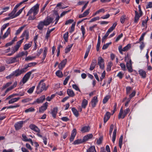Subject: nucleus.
Segmentation results:
<instances>
[{"label":"nucleus","mask_w":152,"mask_h":152,"mask_svg":"<svg viewBox=\"0 0 152 152\" xmlns=\"http://www.w3.org/2000/svg\"><path fill=\"white\" fill-rule=\"evenodd\" d=\"M39 6V4H37L30 9L26 15V16H29L28 20H33L36 18L35 16L38 13Z\"/></svg>","instance_id":"nucleus-1"},{"label":"nucleus","mask_w":152,"mask_h":152,"mask_svg":"<svg viewBox=\"0 0 152 152\" xmlns=\"http://www.w3.org/2000/svg\"><path fill=\"white\" fill-rule=\"evenodd\" d=\"M43 82V80H41L37 87L36 92L38 94H40L44 90H46L47 88L46 87L45 84Z\"/></svg>","instance_id":"nucleus-2"},{"label":"nucleus","mask_w":152,"mask_h":152,"mask_svg":"<svg viewBox=\"0 0 152 152\" xmlns=\"http://www.w3.org/2000/svg\"><path fill=\"white\" fill-rule=\"evenodd\" d=\"M29 32L27 30H25L20 37V38H22V39L17 42L16 45L20 47L24 39L23 37H25L26 40H27L29 39Z\"/></svg>","instance_id":"nucleus-3"},{"label":"nucleus","mask_w":152,"mask_h":152,"mask_svg":"<svg viewBox=\"0 0 152 152\" xmlns=\"http://www.w3.org/2000/svg\"><path fill=\"white\" fill-rule=\"evenodd\" d=\"M130 109L128 108L124 110L123 111L122 107L120 110L118 115V119L124 118L127 114L130 112Z\"/></svg>","instance_id":"nucleus-4"},{"label":"nucleus","mask_w":152,"mask_h":152,"mask_svg":"<svg viewBox=\"0 0 152 152\" xmlns=\"http://www.w3.org/2000/svg\"><path fill=\"white\" fill-rule=\"evenodd\" d=\"M35 69H33L27 73L23 77L22 79V82L23 84L25 83L29 79L31 74L35 71Z\"/></svg>","instance_id":"nucleus-5"},{"label":"nucleus","mask_w":152,"mask_h":152,"mask_svg":"<svg viewBox=\"0 0 152 152\" xmlns=\"http://www.w3.org/2000/svg\"><path fill=\"white\" fill-rule=\"evenodd\" d=\"M98 64L99 66V68L103 70L104 68V60L102 57H99L98 59Z\"/></svg>","instance_id":"nucleus-6"},{"label":"nucleus","mask_w":152,"mask_h":152,"mask_svg":"<svg viewBox=\"0 0 152 152\" xmlns=\"http://www.w3.org/2000/svg\"><path fill=\"white\" fill-rule=\"evenodd\" d=\"M25 71L24 69L23 68H22L21 69H16L15 71L12 72L14 76L18 77L20 75L22 74L25 72Z\"/></svg>","instance_id":"nucleus-7"},{"label":"nucleus","mask_w":152,"mask_h":152,"mask_svg":"<svg viewBox=\"0 0 152 152\" xmlns=\"http://www.w3.org/2000/svg\"><path fill=\"white\" fill-rule=\"evenodd\" d=\"M45 99V95H43L40 96L39 98L37 99L36 100L34 101L32 103H31L32 104H34L36 103H42Z\"/></svg>","instance_id":"nucleus-8"},{"label":"nucleus","mask_w":152,"mask_h":152,"mask_svg":"<svg viewBox=\"0 0 152 152\" xmlns=\"http://www.w3.org/2000/svg\"><path fill=\"white\" fill-rule=\"evenodd\" d=\"M131 45L129 44L127 45L123 49L122 48V46L120 45L118 47V50L120 53L121 54H123L122 51H127L128 50L131 48Z\"/></svg>","instance_id":"nucleus-9"},{"label":"nucleus","mask_w":152,"mask_h":152,"mask_svg":"<svg viewBox=\"0 0 152 152\" xmlns=\"http://www.w3.org/2000/svg\"><path fill=\"white\" fill-rule=\"evenodd\" d=\"M19 55H17L14 57H11L8 59L7 61L8 64H12L17 62V58L20 57Z\"/></svg>","instance_id":"nucleus-10"},{"label":"nucleus","mask_w":152,"mask_h":152,"mask_svg":"<svg viewBox=\"0 0 152 152\" xmlns=\"http://www.w3.org/2000/svg\"><path fill=\"white\" fill-rule=\"evenodd\" d=\"M132 61L130 58L129 59V62H127L126 63V66L128 69L129 72H133V69L132 68Z\"/></svg>","instance_id":"nucleus-11"},{"label":"nucleus","mask_w":152,"mask_h":152,"mask_svg":"<svg viewBox=\"0 0 152 152\" xmlns=\"http://www.w3.org/2000/svg\"><path fill=\"white\" fill-rule=\"evenodd\" d=\"M77 134V130L75 129H74L72 131L71 136L69 139L71 142H72L75 139V138Z\"/></svg>","instance_id":"nucleus-12"},{"label":"nucleus","mask_w":152,"mask_h":152,"mask_svg":"<svg viewBox=\"0 0 152 152\" xmlns=\"http://www.w3.org/2000/svg\"><path fill=\"white\" fill-rule=\"evenodd\" d=\"M53 18L50 17H48L46 18V20H44L45 23V26L49 25L50 23H53Z\"/></svg>","instance_id":"nucleus-13"},{"label":"nucleus","mask_w":152,"mask_h":152,"mask_svg":"<svg viewBox=\"0 0 152 152\" xmlns=\"http://www.w3.org/2000/svg\"><path fill=\"white\" fill-rule=\"evenodd\" d=\"M23 124V121H20L15 124V127L16 130H18L22 127Z\"/></svg>","instance_id":"nucleus-14"},{"label":"nucleus","mask_w":152,"mask_h":152,"mask_svg":"<svg viewBox=\"0 0 152 152\" xmlns=\"http://www.w3.org/2000/svg\"><path fill=\"white\" fill-rule=\"evenodd\" d=\"M67 62V59H65L62 60L58 66V68L60 69H62L64 67Z\"/></svg>","instance_id":"nucleus-15"},{"label":"nucleus","mask_w":152,"mask_h":152,"mask_svg":"<svg viewBox=\"0 0 152 152\" xmlns=\"http://www.w3.org/2000/svg\"><path fill=\"white\" fill-rule=\"evenodd\" d=\"M48 103L46 102L44 103L39 109V111L40 112H43L46 110L47 108Z\"/></svg>","instance_id":"nucleus-16"},{"label":"nucleus","mask_w":152,"mask_h":152,"mask_svg":"<svg viewBox=\"0 0 152 152\" xmlns=\"http://www.w3.org/2000/svg\"><path fill=\"white\" fill-rule=\"evenodd\" d=\"M37 64V63L36 62H31L28 63L27 65H26L25 67L23 68L26 72L27 70V69L28 68L34 66Z\"/></svg>","instance_id":"nucleus-17"},{"label":"nucleus","mask_w":152,"mask_h":152,"mask_svg":"<svg viewBox=\"0 0 152 152\" xmlns=\"http://www.w3.org/2000/svg\"><path fill=\"white\" fill-rule=\"evenodd\" d=\"M17 85V82L15 81L14 83L10 87L8 88L5 91V92L4 94L3 95V96H4L6 95V94L7 93L8 91H10L13 89Z\"/></svg>","instance_id":"nucleus-18"},{"label":"nucleus","mask_w":152,"mask_h":152,"mask_svg":"<svg viewBox=\"0 0 152 152\" xmlns=\"http://www.w3.org/2000/svg\"><path fill=\"white\" fill-rule=\"evenodd\" d=\"M91 102L92 107L93 108L94 107L98 102L97 97L96 96H94L92 99Z\"/></svg>","instance_id":"nucleus-19"},{"label":"nucleus","mask_w":152,"mask_h":152,"mask_svg":"<svg viewBox=\"0 0 152 152\" xmlns=\"http://www.w3.org/2000/svg\"><path fill=\"white\" fill-rule=\"evenodd\" d=\"M110 116V113L109 112H107L105 115L104 118V122L105 123L109 119Z\"/></svg>","instance_id":"nucleus-20"},{"label":"nucleus","mask_w":152,"mask_h":152,"mask_svg":"<svg viewBox=\"0 0 152 152\" xmlns=\"http://www.w3.org/2000/svg\"><path fill=\"white\" fill-rule=\"evenodd\" d=\"M44 26H45V23L44 21H40L39 23L37 28L40 30H42Z\"/></svg>","instance_id":"nucleus-21"},{"label":"nucleus","mask_w":152,"mask_h":152,"mask_svg":"<svg viewBox=\"0 0 152 152\" xmlns=\"http://www.w3.org/2000/svg\"><path fill=\"white\" fill-rule=\"evenodd\" d=\"M139 74L141 77L143 78H145L146 77V72L143 69H140L139 70Z\"/></svg>","instance_id":"nucleus-22"},{"label":"nucleus","mask_w":152,"mask_h":152,"mask_svg":"<svg viewBox=\"0 0 152 152\" xmlns=\"http://www.w3.org/2000/svg\"><path fill=\"white\" fill-rule=\"evenodd\" d=\"M90 128L89 126H86L82 127L80 131L82 133H84L88 132Z\"/></svg>","instance_id":"nucleus-23"},{"label":"nucleus","mask_w":152,"mask_h":152,"mask_svg":"<svg viewBox=\"0 0 152 152\" xmlns=\"http://www.w3.org/2000/svg\"><path fill=\"white\" fill-rule=\"evenodd\" d=\"M96 63V60H93L92 61L90 65L89 70L90 71L93 70L95 68Z\"/></svg>","instance_id":"nucleus-24"},{"label":"nucleus","mask_w":152,"mask_h":152,"mask_svg":"<svg viewBox=\"0 0 152 152\" xmlns=\"http://www.w3.org/2000/svg\"><path fill=\"white\" fill-rule=\"evenodd\" d=\"M93 137V135L92 134H89L84 136L83 138V140L84 142L87 141L89 139Z\"/></svg>","instance_id":"nucleus-25"},{"label":"nucleus","mask_w":152,"mask_h":152,"mask_svg":"<svg viewBox=\"0 0 152 152\" xmlns=\"http://www.w3.org/2000/svg\"><path fill=\"white\" fill-rule=\"evenodd\" d=\"M11 32V28L10 27H9L7 29L6 32L4 33V35L2 37V38L3 39H4L7 37L8 35L10 34Z\"/></svg>","instance_id":"nucleus-26"},{"label":"nucleus","mask_w":152,"mask_h":152,"mask_svg":"<svg viewBox=\"0 0 152 152\" xmlns=\"http://www.w3.org/2000/svg\"><path fill=\"white\" fill-rule=\"evenodd\" d=\"M58 108L57 107H55L53 108V109L51 111V114L53 117L54 118H56V115L57 114L58 111Z\"/></svg>","instance_id":"nucleus-27"},{"label":"nucleus","mask_w":152,"mask_h":152,"mask_svg":"<svg viewBox=\"0 0 152 152\" xmlns=\"http://www.w3.org/2000/svg\"><path fill=\"white\" fill-rule=\"evenodd\" d=\"M20 99V98L19 97L15 98H12L10 99V100H9L8 103L9 104H11L15 102H16L18 101Z\"/></svg>","instance_id":"nucleus-28"},{"label":"nucleus","mask_w":152,"mask_h":152,"mask_svg":"<svg viewBox=\"0 0 152 152\" xmlns=\"http://www.w3.org/2000/svg\"><path fill=\"white\" fill-rule=\"evenodd\" d=\"M33 130L37 133V135L38 136L40 137H42V135L39 134L40 130L37 126H36Z\"/></svg>","instance_id":"nucleus-29"},{"label":"nucleus","mask_w":152,"mask_h":152,"mask_svg":"<svg viewBox=\"0 0 152 152\" xmlns=\"http://www.w3.org/2000/svg\"><path fill=\"white\" fill-rule=\"evenodd\" d=\"M67 92V94L70 97H73L75 96V94L72 90L68 89Z\"/></svg>","instance_id":"nucleus-30"},{"label":"nucleus","mask_w":152,"mask_h":152,"mask_svg":"<svg viewBox=\"0 0 152 152\" xmlns=\"http://www.w3.org/2000/svg\"><path fill=\"white\" fill-rule=\"evenodd\" d=\"M26 25H24L23 26L20 27L16 31L15 34L16 35H17L19 34L23 30L24 28L26 27Z\"/></svg>","instance_id":"nucleus-31"},{"label":"nucleus","mask_w":152,"mask_h":152,"mask_svg":"<svg viewBox=\"0 0 152 152\" xmlns=\"http://www.w3.org/2000/svg\"><path fill=\"white\" fill-rule=\"evenodd\" d=\"M86 152H96L94 145L91 146L86 151Z\"/></svg>","instance_id":"nucleus-32"},{"label":"nucleus","mask_w":152,"mask_h":152,"mask_svg":"<svg viewBox=\"0 0 152 152\" xmlns=\"http://www.w3.org/2000/svg\"><path fill=\"white\" fill-rule=\"evenodd\" d=\"M84 142L83 139H77L75 140L72 144L74 145H78Z\"/></svg>","instance_id":"nucleus-33"},{"label":"nucleus","mask_w":152,"mask_h":152,"mask_svg":"<svg viewBox=\"0 0 152 152\" xmlns=\"http://www.w3.org/2000/svg\"><path fill=\"white\" fill-rule=\"evenodd\" d=\"M117 132V129L115 128L114 129L113 132L112 141L113 143L115 142L116 139V135Z\"/></svg>","instance_id":"nucleus-34"},{"label":"nucleus","mask_w":152,"mask_h":152,"mask_svg":"<svg viewBox=\"0 0 152 152\" xmlns=\"http://www.w3.org/2000/svg\"><path fill=\"white\" fill-rule=\"evenodd\" d=\"M88 101L85 99H83L82 103V107L84 109L85 108L88 104Z\"/></svg>","instance_id":"nucleus-35"},{"label":"nucleus","mask_w":152,"mask_h":152,"mask_svg":"<svg viewBox=\"0 0 152 152\" xmlns=\"http://www.w3.org/2000/svg\"><path fill=\"white\" fill-rule=\"evenodd\" d=\"M72 110L74 115L77 117H78L79 115V113L76 109L75 107H72Z\"/></svg>","instance_id":"nucleus-36"},{"label":"nucleus","mask_w":152,"mask_h":152,"mask_svg":"<svg viewBox=\"0 0 152 152\" xmlns=\"http://www.w3.org/2000/svg\"><path fill=\"white\" fill-rule=\"evenodd\" d=\"M32 43V42H31L30 43L25 44L24 46V50H27L31 46Z\"/></svg>","instance_id":"nucleus-37"},{"label":"nucleus","mask_w":152,"mask_h":152,"mask_svg":"<svg viewBox=\"0 0 152 152\" xmlns=\"http://www.w3.org/2000/svg\"><path fill=\"white\" fill-rule=\"evenodd\" d=\"M56 75L59 78H61L63 76L62 72L60 70H58L56 72Z\"/></svg>","instance_id":"nucleus-38"},{"label":"nucleus","mask_w":152,"mask_h":152,"mask_svg":"<svg viewBox=\"0 0 152 152\" xmlns=\"http://www.w3.org/2000/svg\"><path fill=\"white\" fill-rule=\"evenodd\" d=\"M123 139V136L121 135L120 136L119 141V146L120 148H122Z\"/></svg>","instance_id":"nucleus-39"},{"label":"nucleus","mask_w":152,"mask_h":152,"mask_svg":"<svg viewBox=\"0 0 152 152\" xmlns=\"http://www.w3.org/2000/svg\"><path fill=\"white\" fill-rule=\"evenodd\" d=\"M132 88L130 86H128L126 87V94L128 95L130 94Z\"/></svg>","instance_id":"nucleus-40"},{"label":"nucleus","mask_w":152,"mask_h":152,"mask_svg":"<svg viewBox=\"0 0 152 152\" xmlns=\"http://www.w3.org/2000/svg\"><path fill=\"white\" fill-rule=\"evenodd\" d=\"M112 65V63L111 62H109L108 65L107 66L106 70L107 72L110 71L111 69V67Z\"/></svg>","instance_id":"nucleus-41"},{"label":"nucleus","mask_w":152,"mask_h":152,"mask_svg":"<svg viewBox=\"0 0 152 152\" xmlns=\"http://www.w3.org/2000/svg\"><path fill=\"white\" fill-rule=\"evenodd\" d=\"M68 34V32H67L64 34L63 35V38L64 39L65 41L66 42L68 41V39L69 37Z\"/></svg>","instance_id":"nucleus-42"},{"label":"nucleus","mask_w":152,"mask_h":152,"mask_svg":"<svg viewBox=\"0 0 152 152\" xmlns=\"http://www.w3.org/2000/svg\"><path fill=\"white\" fill-rule=\"evenodd\" d=\"M12 82H10L7 83L5 85L3 86L2 89V90H4L6 88L9 87L10 85L12 84Z\"/></svg>","instance_id":"nucleus-43"},{"label":"nucleus","mask_w":152,"mask_h":152,"mask_svg":"<svg viewBox=\"0 0 152 152\" xmlns=\"http://www.w3.org/2000/svg\"><path fill=\"white\" fill-rule=\"evenodd\" d=\"M117 25V23L116 22L112 26L110 27L108 30H109V31L111 32L115 28Z\"/></svg>","instance_id":"nucleus-44"},{"label":"nucleus","mask_w":152,"mask_h":152,"mask_svg":"<svg viewBox=\"0 0 152 152\" xmlns=\"http://www.w3.org/2000/svg\"><path fill=\"white\" fill-rule=\"evenodd\" d=\"M20 105L18 104H15V105H10L9 106H7V109H10V108H16L18 107H19L20 106Z\"/></svg>","instance_id":"nucleus-45"},{"label":"nucleus","mask_w":152,"mask_h":152,"mask_svg":"<svg viewBox=\"0 0 152 152\" xmlns=\"http://www.w3.org/2000/svg\"><path fill=\"white\" fill-rule=\"evenodd\" d=\"M126 16L124 15L122 16L120 18V21L122 23H123L125 22L126 20Z\"/></svg>","instance_id":"nucleus-46"},{"label":"nucleus","mask_w":152,"mask_h":152,"mask_svg":"<svg viewBox=\"0 0 152 152\" xmlns=\"http://www.w3.org/2000/svg\"><path fill=\"white\" fill-rule=\"evenodd\" d=\"M35 109L34 108L32 107H30L29 108L26 110L25 111V112L26 113H28L29 112H34L35 111Z\"/></svg>","instance_id":"nucleus-47"},{"label":"nucleus","mask_w":152,"mask_h":152,"mask_svg":"<svg viewBox=\"0 0 152 152\" xmlns=\"http://www.w3.org/2000/svg\"><path fill=\"white\" fill-rule=\"evenodd\" d=\"M43 52V57H46L48 53V48L47 47H45Z\"/></svg>","instance_id":"nucleus-48"},{"label":"nucleus","mask_w":152,"mask_h":152,"mask_svg":"<svg viewBox=\"0 0 152 152\" xmlns=\"http://www.w3.org/2000/svg\"><path fill=\"white\" fill-rule=\"evenodd\" d=\"M19 96L18 93L13 94H11V95L7 97L6 98V100H7L9 99L12 98H13L15 96Z\"/></svg>","instance_id":"nucleus-49"},{"label":"nucleus","mask_w":152,"mask_h":152,"mask_svg":"<svg viewBox=\"0 0 152 152\" xmlns=\"http://www.w3.org/2000/svg\"><path fill=\"white\" fill-rule=\"evenodd\" d=\"M80 30L82 31V37H84V38L85 37H84V36L85 34V29L84 28V27L83 26H81Z\"/></svg>","instance_id":"nucleus-50"},{"label":"nucleus","mask_w":152,"mask_h":152,"mask_svg":"<svg viewBox=\"0 0 152 152\" xmlns=\"http://www.w3.org/2000/svg\"><path fill=\"white\" fill-rule=\"evenodd\" d=\"M112 44V42H110L109 43H107L105 44H104L102 47V49L103 50H105L107 49L108 47L109 46Z\"/></svg>","instance_id":"nucleus-51"},{"label":"nucleus","mask_w":152,"mask_h":152,"mask_svg":"<svg viewBox=\"0 0 152 152\" xmlns=\"http://www.w3.org/2000/svg\"><path fill=\"white\" fill-rule=\"evenodd\" d=\"M110 98L109 96H105L103 100V104L106 103L108 101Z\"/></svg>","instance_id":"nucleus-52"},{"label":"nucleus","mask_w":152,"mask_h":152,"mask_svg":"<svg viewBox=\"0 0 152 152\" xmlns=\"http://www.w3.org/2000/svg\"><path fill=\"white\" fill-rule=\"evenodd\" d=\"M36 57L35 56H28L26 58L25 60L26 61H28L29 60H32L34 59Z\"/></svg>","instance_id":"nucleus-53"},{"label":"nucleus","mask_w":152,"mask_h":152,"mask_svg":"<svg viewBox=\"0 0 152 152\" xmlns=\"http://www.w3.org/2000/svg\"><path fill=\"white\" fill-rule=\"evenodd\" d=\"M72 87L75 90L78 91L80 92H81L78 87L75 84H73L72 85Z\"/></svg>","instance_id":"nucleus-54"},{"label":"nucleus","mask_w":152,"mask_h":152,"mask_svg":"<svg viewBox=\"0 0 152 152\" xmlns=\"http://www.w3.org/2000/svg\"><path fill=\"white\" fill-rule=\"evenodd\" d=\"M35 88V86H33L31 87L27 91V92L29 94H31L34 91Z\"/></svg>","instance_id":"nucleus-55"},{"label":"nucleus","mask_w":152,"mask_h":152,"mask_svg":"<svg viewBox=\"0 0 152 152\" xmlns=\"http://www.w3.org/2000/svg\"><path fill=\"white\" fill-rule=\"evenodd\" d=\"M15 14L11 12V13L8 14V16L11 19H13L16 17V16H15Z\"/></svg>","instance_id":"nucleus-56"},{"label":"nucleus","mask_w":152,"mask_h":152,"mask_svg":"<svg viewBox=\"0 0 152 152\" xmlns=\"http://www.w3.org/2000/svg\"><path fill=\"white\" fill-rule=\"evenodd\" d=\"M55 15L57 16L56 17L55 19L56 22L55 23V24H56L58 22V21L60 18V17L57 12L55 13Z\"/></svg>","instance_id":"nucleus-57"},{"label":"nucleus","mask_w":152,"mask_h":152,"mask_svg":"<svg viewBox=\"0 0 152 152\" xmlns=\"http://www.w3.org/2000/svg\"><path fill=\"white\" fill-rule=\"evenodd\" d=\"M135 94H136V91L135 90H134L131 93V94H130L129 95V98L130 99H131L132 97H133L135 96Z\"/></svg>","instance_id":"nucleus-58"},{"label":"nucleus","mask_w":152,"mask_h":152,"mask_svg":"<svg viewBox=\"0 0 152 152\" xmlns=\"http://www.w3.org/2000/svg\"><path fill=\"white\" fill-rule=\"evenodd\" d=\"M114 128V125L113 124H111L110 126V128L109 131V134L111 135L112 131Z\"/></svg>","instance_id":"nucleus-59"},{"label":"nucleus","mask_w":152,"mask_h":152,"mask_svg":"<svg viewBox=\"0 0 152 152\" xmlns=\"http://www.w3.org/2000/svg\"><path fill=\"white\" fill-rule=\"evenodd\" d=\"M75 23H73L72 24L71 26V28H70V30L69 31V32L70 33H72L74 31V29H75Z\"/></svg>","instance_id":"nucleus-60"},{"label":"nucleus","mask_w":152,"mask_h":152,"mask_svg":"<svg viewBox=\"0 0 152 152\" xmlns=\"http://www.w3.org/2000/svg\"><path fill=\"white\" fill-rule=\"evenodd\" d=\"M25 7H23L22 9H20L15 14V16L17 17L22 12L23 10L24 9Z\"/></svg>","instance_id":"nucleus-61"},{"label":"nucleus","mask_w":152,"mask_h":152,"mask_svg":"<svg viewBox=\"0 0 152 152\" xmlns=\"http://www.w3.org/2000/svg\"><path fill=\"white\" fill-rule=\"evenodd\" d=\"M49 2V1H47L46 2L45 4H44L43 7H42V8L41 9V12H43L44 10H45V9L47 5L48 4V3Z\"/></svg>","instance_id":"nucleus-62"},{"label":"nucleus","mask_w":152,"mask_h":152,"mask_svg":"<svg viewBox=\"0 0 152 152\" xmlns=\"http://www.w3.org/2000/svg\"><path fill=\"white\" fill-rule=\"evenodd\" d=\"M69 78L70 76H68L66 77V78L63 82V84L64 85H66L67 84Z\"/></svg>","instance_id":"nucleus-63"},{"label":"nucleus","mask_w":152,"mask_h":152,"mask_svg":"<svg viewBox=\"0 0 152 152\" xmlns=\"http://www.w3.org/2000/svg\"><path fill=\"white\" fill-rule=\"evenodd\" d=\"M9 23H7L5 24H4L1 28V30H5L6 28L9 26Z\"/></svg>","instance_id":"nucleus-64"}]
</instances>
